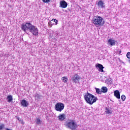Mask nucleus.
<instances>
[{
	"instance_id": "3",
	"label": "nucleus",
	"mask_w": 130,
	"mask_h": 130,
	"mask_svg": "<svg viewBox=\"0 0 130 130\" xmlns=\"http://www.w3.org/2000/svg\"><path fill=\"white\" fill-rule=\"evenodd\" d=\"M92 22L95 27L103 26L105 24V21L103 20V18L99 16H94L92 19Z\"/></svg>"
},
{
	"instance_id": "9",
	"label": "nucleus",
	"mask_w": 130,
	"mask_h": 130,
	"mask_svg": "<svg viewBox=\"0 0 130 130\" xmlns=\"http://www.w3.org/2000/svg\"><path fill=\"white\" fill-rule=\"evenodd\" d=\"M98 6L101 9H104L105 8V3L102 0H100L98 3Z\"/></svg>"
},
{
	"instance_id": "10",
	"label": "nucleus",
	"mask_w": 130,
	"mask_h": 130,
	"mask_svg": "<svg viewBox=\"0 0 130 130\" xmlns=\"http://www.w3.org/2000/svg\"><path fill=\"white\" fill-rule=\"evenodd\" d=\"M60 7L62 9H66L68 7V3L64 1H62L60 2Z\"/></svg>"
},
{
	"instance_id": "6",
	"label": "nucleus",
	"mask_w": 130,
	"mask_h": 130,
	"mask_svg": "<svg viewBox=\"0 0 130 130\" xmlns=\"http://www.w3.org/2000/svg\"><path fill=\"white\" fill-rule=\"evenodd\" d=\"M72 82L73 83H78V82H79L80 81V76L78 75V74L75 73L74 74V75L72 77Z\"/></svg>"
},
{
	"instance_id": "5",
	"label": "nucleus",
	"mask_w": 130,
	"mask_h": 130,
	"mask_svg": "<svg viewBox=\"0 0 130 130\" xmlns=\"http://www.w3.org/2000/svg\"><path fill=\"white\" fill-rule=\"evenodd\" d=\"M55 109L56 111L61 112L64 109V104L62 103H57L55 105Z\"/></svg>"
},
{
	"instance_id": "1",
	"label": "nucleus",
	"mask_w": 130,
	"mask_h": 130,
	"mask_svg": "<svg viewBox=\"0 0 130 130\" xmlns=\"http://www.w3.org/2000/svg\"><path fill=\"white\" fill-rule=\"evenodd\" d=\"M21 29L24 32L29 31L30 33H32L33 35L37 36L38 35V28L35 25H33L30 23H23L21 25Z\"/></svg>"
},
{
	"instance_id": "25",
	"label": "nucleus",
	"mask_w": 130,
	"mask_h": 130,
	"mask_svg": "<svg viewBox=\"0 0 130 130\" xmlns=\"http://www.w3.org/2000/svg\"><path fill=\"white\" fill-rule=\"evenodd\" d=\"M121 98L122 101H124L125 100V98H126L125 95H124L123 94L122 95Z\"/></svg>"
},
{
	"instance_id": "2",
	"label": "nucleus",
	"mask_w": 130,
	"mask_h": 130,
	"mask_svg": "<svg viewBox=\"0 0 130 130\" xmlns=\"http://www.w3.org/2000/svg\"><path fill=\"white\" fill-rule=\"evenodd\" d=\"M84 98L87 103L90 105H93V104L95 103V102L98 100V98H97V97L89 92L85 93L84 96Z\"/></svg>"
},
{
	"instance_id": "28",
	"label": "nucleus",
	"mask_w": 130,
	"mask_h": 130,
	"mask_svg": "<svg viewBox=\"0 0 130 130\" xmlns=\"http://www.w3.org/2000/svg\"><path fill=\"white\" fill-rule=\"evenodd\" d=\"M128 62L130 63V59L128 60Z\"/></svg>"
},
{
	"instance_id": "11",
	"label": "nucleus",
	"mask_w": 130,
	"mask_h": 130,
	"mask_svg": "<svg viewBox=\"0 0 130 130\" xmlns=\"http://www.w3.org/2000/svg\"><path fill=\"white\" fill-rule=\"evenodd\" d=\"M114 95L117 99H120V93H119V91L115 90L114 91Z\"/></svg>"
},
{
	"instance_id": "12",
	"label": "nucleus",
	"mask_w": 130,
	"mask_h": 130,
	"mask_svg": "<svg viewBox=\"0 0 130 130\" xmlns=\"http://www.w3.org/2000/svg\"><path fill=\"white\" fill-rule=\"evenodd\" d=\"M108 43L111 46H113V45H115V40L110 39L108 40Z\"/></svg>"
},
{
	"instance_id": "15",
	"label": "nucleus",
	"mask_w": 130,
	"mask_h": 130,
	"mask_svg": "<svg viewBox=\"0 0 130 130\" xmlns=\"http://www.w3.org/2000/svg\"><path fill=\"white\" fill-rule=\"evenodd\" d=\"M36 124H38V125L42 124V120H41L40 118H37L36 119Z\"/></svg>"
},
{
	"instance_id": "19",
	"label": "nucleus",
	"mask_w": 130,
	"mask_h": 130,
	"mask_svg": "<svg viewBox=\"0 0 130 130\" xmlns=\"http://www.w3.org/2000/svg\"><path fill=\"white\" fill-rule=\"evenodd\" d=\"M17 119L19 120V122H20L21 124H22V125L25 124V122H24L23 119H21L20 117H17Z\"/></svg>"
},
{
	"instance_id": "13",
	"label": "nucleus",
	"mask_w": 130,
	"mask_h": 130,
	"mask_svg": "<svg viewBox=\"0 0 130 130\" xmlns=\"http://www.w3.org/2000/svg\"><path fill=\"white\" fill-rule=\"evenodd\" d=\"M97 68H99L100 72H103V69H104V67H103V66L101 64H98L95 66Z\"/></svg>"
},
{
	"instance_id": "26",
	"label": "nucleus",
	"mask_w": 130,
	"mask_h": 130,
	"mask_svg": "<svg viewBox=\"0 0 130 130\" xmlns=\"http://www.w3.org/2000/svg\"><path fill=\"white\" fill-rule=\"evenodd\" d=\"M126 57L127 58H130V52H128L126 54Z\"/></svg>"
},
{
	"instance_id": "4",
	"label": "nucleus",
	"mask_w": 130,
	"mask_h": 130,
	"mask_svg": "<svg viewBox=\"0 0 130 130\" xmlns=\"http://www.w3.org/2000/svg\"><path fill=\"white\" fill-rule=\"evenodd\" d=\"M66 125L67 127L70 128V129L72 130L76 129L78 126L74 120L67 121L66 122Z\"/></svg>"
},
{
	"instance_id": "21",
	"label": "nucleus",
	"mask_w": 130,
	"mask_h": 130,
	"mask_svg": "<svg viewBox=\"0 0 130 130\" xmlns=\"http://www.w3.org/2000/svg\"><path fill=\"white\" fill-rule=\"evenodd\" d=\"M95 90H96V92L97 93V94H102V91L101 89H100L99 88H95Z\"/></svg>"
},
{
	"instance_id": "7",
	"label": "nucleus",
	"mask_w": 130,
	"mask_h": 130,
	"mask_svg": "<svg viewBox=\"0 0 130 130\" xmlns=\"http://www.w3.org/2000/svg\"><path fill=\"white\" fill-rule=\"evenodd\" d=\"M20 104L21 106L23 107H28L29 106V103L26 100H22L20 101Z\"/></svg>"
},
{
	"instance_id": "20",
	"label": "nucleus",
	"mask_w": 130,
	"mask_h": 130,
	"mask_svg": "<svg viewBox=\"0 0 130 130\" xmlns=\"http://www.w3.org/2000/svg\"><path fill=\"white\" fill-rule=\"evenodd\" d=\"M61 80L64 83H67V82H68V77H63L61 78Z\"/></svg>"
},
{
	"instance_id": "8",
	"label": "nucleus",
	"mask_w": 130,
	"mask_h": 130,
	"mask_svg": "<svg viewBox=\"0 0 130 130\" xmlns=\"http://www.w3.org/2000/svg\"><path fill=\"white\" fill-rule=\"evenodd\" d=\"M66 117H67L66 116V114H59L57 116V118H58V120H59V121H63V120L66 119Z\"/></svg>"
},
{
	"instance_id": "17",
	"label": "nucleus",
	"mask_w": 130,
	"mask_h": 130,
	"mask_svg": "<svg viewBox=\"0 0 130 130\" xmlns=\"http://www.w3.org/2000/svg\"><path fill=\"white\" fill-rule=\"evenodd\" d=\"M41 97L42 96L38 93H36L35 94V98L36 100H40V99H41Z\"/></svg>"
},
{
	"instance_id": "14",
	"label": "nucleus",
	"mask_w": 130,
	"mask_h": 130,
	"mask_svg": "<svg viewBox=\"0 0 130 130\" xmlns=\"http://www.w3.org/2000/svg\"><path fill=\"white\" fill-rule=\"evenodd\" d=\"M13 101V96L12 95H8L7 97V101L9 103H10V102H12Z\"/></svg>"
},
{
	"instance_id": "18",
	"label": "nucleus",
	"mask_w": 130,
	"mask_h": 130,
	"mask_svg": "<svg viewBox=\"0 0 130 130\" xmlns=\"http://www.w3.org/2000/svg\"><path fill=\"white\" fill-rule=\"evenodd\" d=\"M112 112H113L112 110L109 109H107V108H106V109L105 111V113H106V114H111Z\"/></svg>"
},
{
	"instance_id": "27",
	"label": "nucleus",
	"mask_w": 130,
	"mask_h": 130,
	"mask_svg": "<svg viewBox=\"0 0 130 130\" xmlns=\"http://www.w3.org/2000/svg\"><path fill=\"white\" fill-rule=\"evenodd\" d=\"M9 54H6L5 56H8Z\"/></svg>"
},
{
	"instance_id": "24",
	"label": "nucleus",
	"mask_w": 130,
	"mask_h": 130,
	"mask_svg": "<svg viewBox=\"0 0 130 130\" xmlns=\"http://www.w3.org/2000/svg\"><path fill=\"white\" fill-rule=\"evenodd\" d=\"M52 22H55V25H56V24H57V20L55 19H52Z\"/></svg>"
},
{
	"instance_id": "23",
	"label": "nucleus",
	"mask_w": 130,
	"mask_h": 130,
	"mask_svg": "<svg viewBox=\"0 0 130 130\" xmlns=\"http://www.w3.org/2000/svg\"><path fill=\"white\" fill-rule=\"evenodd\" d=\"M42 2L48 4V3H50V2H51V0H42Z\"/></svg>"
},
{
	"instance_id": "22",
	"label": "nucleus",
	"mask_w": 130,
	"mask_h": 130,
	"mask_svg": "<svg viewBox=\"0 0 130 130\" xmlns=\"http://www.w3.org/2000/svg\"><path fill=\"white\" fill-rule=\"evenodd\" d=\"M5 128V125L4 124H0V130H3Z\"/></svg>"
},
{
	"instance_id": "16",
	"label": "nucleus",
	"mask_w": 130,
	"mask_h": 130,
	"mask_svg": "<svg viewBox=\"0 0 130 130\" xmlns=\"http://www.w3.org/2000/svg\"><path fill=\"white\" fill-rule=\"evenodd\" d=\"M102 93H107V91H108V88L105 86H103L101 88Z\"/></svg>"
}]
</instances>
